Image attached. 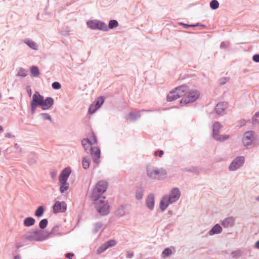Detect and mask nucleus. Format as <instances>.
<instances>
[{"label":"nucleus","mask_w":259,"mask_h":259,"mask_svg":"<svg viewBox=\"0 0 259 259\" xmlns=\"http://www.w3.org/2000/svg\"><path fill=\"white\" fill-rule=\"evenodd\" d=\"M222 231L221 227L218 225H215L212 229L209 231V234L210 235H213L214 234L219 233Z\"/></svg>","instance_id":"nucleus-24"},{"label":"nucleus","mask_w":259,"mask_h":259,"mask_svg":"<svg viewBox=\"0 0 259 259\" xmlns=\"http://www.w3.org/2000/svg\"><path fill=\"white\" fill-rule=\"evenodd\" d=\"M31 73L33 76H37L39 74V71L38 67L32 66L30 69Z\"/></svg>","instance_id":"nucleus-30"},{"label":"nucleus","mask_w":259,"mask_h":259,"mask_svg":"<svg viewBox=\"0 0 259 259\" xmlns=\"http://www.w3.org/2000/svg\"><path fill=\"white\" fill-rule=\"evenodd\" d=\"M252 121L254 123H259V112L256 113L252 119Z\"/></svg>","instance_id":"nucleus-40"},{"label":"nucleus","mask_w":259,"mask_h":259,"mask_svg":"<svg viewBox=\"0 0 259 259\" xmlns=\"http://www.w3.org/2000/svg\"><path fill=\"white\" fill-rule=\"evenodd\" d=\"M27 92H28V94L29 96H31V93H32L31 90H28Z\"/></svg>","instance_id":"nucleus-50"},{"label":"nucleus","mask_w":259,"mask_h":259,"mask_svg":"<svg viewBox=\"0 0 259 259\" xmlns=\"http://www.w3.org/2000/svg\"><path fill=\"white\" fill-rule=\"evenodd\" d=\"M91 154L93 161L95 162L98 163L100 158V150L99 148L96 147H92L91 148Z\"/></svg>","instance_id":"nucleus-15"},{"label":"nucleus","mask_w":259,"mask_h":259,"mask_svg":"<svg viewBox=\"0 0 259 259\" xmlns=\"http://www.w3.org/2000/svg\"><path fill=\"white\" fill-rule=\"evenodd\" d=\"M219 6V3L217 0H212L210 3V7L212 9H216L218 8Z\"/></svg>","instance_id":"nucleus-33"},{"label":"nucleus","mask_w":259,"mask_h":259,"mask_svg":"<svg viewBox=\"0 0 259 259\" xmlns=\"http://www.w3.org/2000/svg\"><path fill=\"white\" fill-rule=\"evenodd\" d=\"M44 212V208L42 206H39L35 212V215L36 217H40L42 215Z\"/></svg>","instance_id":"nucleus-31"},{"label":"nucleus","mask_w":259,"mask_h":259,"mask_svg":"<svg viewBox=\"0 0 259 259\" xmlns=\"http://www.w3.org/2000/svg\"><path fill=\"white\" fill-rule=\"evenodd\" d=\"M60 183V191L63 193L69 189V184L67 182H59Z\"/></svg>","instance_id":"nucleus-23"},{"label":"nucleus","mask_w":259,"mask_h":259,"mask_svg":"<svg viewBox=\"0 0 259 259\" xmlns=\"http://www.w3.org/2000/svg\"><path fill=\"white\" fill-rule=\"evenodd\" d=\"M143 192L141 190H139L136 192V196L138 199H141L143 198Z\"/></svg>","instance_id":"nucleus-37"},{"label":"nucleus","mask_w":259,"mask_h":259,"mask_svg":"<svg viewBox=\"0 0 259 259\" xmlns=\"http://www.w3.org/2000/svg\"><path fill=\"white\" fill-rule=\"evenodd\" d=\"M82 166L84 169L88 168L90 164V159L89 157H83L82 160Z\"/></svg>","instance_id":"nucleus-26"},{"label":"nucleus","mask_w":259,"mask_h":259,"mask_svg":"<svg viewBox=\"0 0 259 259\" xmlns=\"http://www.w3.org/2000/svg\"><path fill=\"white\" fill-rule=\"evenodd\" d=\"M172 254V250L169 248H165L162 253V257L165 258Z\"/></svg>","instance_id":"nucleus-29"},{"label":"nucleus","mask_w":259,"mask_h":259,"mask_svg":"<svg viewBox=\"0 0 259 259\" xmlns=\"http://www.w3.org/2000/svg\"><path fill=\"white\" fill-rule=\"evenodd\" d=\"M133 253H128L127 254V257H129V258L132 257L133 256Z\"/></svg>","instance_id":"nucleus-48"},{"label":"nucleus","mask_w":259,"mask_h":259,"mask_svg":"<svg viewBox=\"0 0 259 259\" xmlns=\"http://www.w3.org/2000/svg\"><path fill=\"white\" fill-rule=\"evenodd\" d=\"M116 244V242L114 240H111L107 242H106L97 249L96 253L97 254L101 253L102 252H104L106 249H107L108 248L115 246Z\"/></svg>","instance_id":"nucleus-12"},{"label":"nucleus","mask_w":259,"mask_h":259,"mask_svg":"<svg viewBox=\"0 0 259 259\" xmlns=\"http://www.w3.org/2000/svg\"><path fill=\"white\" fill-rule=\"evenodd\" d=\"M199 92L196 90H190L187 87L186 95L183 96L181 103L188 104L195 101L199 97Z\"/></svg>","instance_id":"nucleus-4"},{"label":"nucleus","mask_w":259,"mask_h":259,"mask_svg":"<svg viewBox=\"0 0 259 259\" xmlns=\"http://www.w3.org/2000/svg\"><path fill=\"white\" fill-rule=\"evenodd\" d=\"M52 87L54 89L58 90L61 88V84L58 82H54L52 83Z\"/></svg>","instance_id":"nucleus-38"},{"label":"nucleus","mask_w":259,"mask_h":259,"mask_svg":"<svg viewBox=\"0 0 259 259\" xmlns=\"http://www.w3.org/2000/svg\"><path fill=\"white\" fill-rule=\"evenodd\" d=\"M94 201L97 210L102 215H106L109 213V206L106 201L105 197L92 198Z\"/></svg>","instance_id":"nucleus-1"},{"label":"nucleus","mask_w":259,"mask_h":259,"mask_svg":"<svg viewBox=\"0 0 259 259\" xmlns=\"http://www.w3.org/2000/svg\"><path fill=\"white\" fill-rule=\"evenodd\" d=\"M40 115L44 119H47V120H50L51 121H52V118H51V116L48 114L42 113Z\"/></svg>","instance_id":"nucleus-39"},{"label":"nucleus","mask_w":259,"mask_h":259,"mask_svg":"<svg viewBox=\"0 0 259 259\" xmlns=\"http://www.w3.org/2000/svg\"><path fill=\"white\" fill-rule=\"evenodd\" d=\"M255 247L259 249V241H257L255 244Z\"/></svg>","instance_id":"nucleus-46"},{"label":"nucleus","mask_w":259,"mask_h":259,"mask_svg":"<svg viewBox=\"0 0 259 259\" xmlns=\"http://www.w3.org/2000/svg\"><path fill=\"white\" fill-rule=\"evenodd\" d=\"M169 201V198L168 196L165 195L164 196L162 199L161 200L160 203V207L162 210H165L167 206L169 205V203H170Z\"/></svg>","instance_id":"nucleus-19"},{"label":"nucleus","mask_w":259,"mask_h":259,"mask_svg":"<svg viewBox=\"0 0 259 259\" xmlns=\"http://www.w3.org/2000/svg\"><path fill=\"white\" fill-rule=\"evenodd\" d=\"M227 107V104L225 103H218L215 107V111L218 114L222 113Z\"/></svg>","instance_id":"nucleus-20"},{"label":"nucleus","mask_w":259,"mask_h":259,"mask_svg":"<svg viewBox=\"0 0 259 259\" xmlns=\"http://www.w3.org/2000/svg\"><path fill=\"white\" fill-rule=\"evenodd\" d=\"M221 127L222 126L220 123L215 122L214 123L213 126V138L218 141H224L229 138V136L226 135L222 136L219 135L220 130Z\"/></svg>","instance_id":"nucleus-7"},{"label":"nucleus","mask_w":259,"mask_h":259,"mask_svg":"<svg viewBox=\"0 0 259 259\" xmlns=\"http://www.w3.org/2000/svg\"><path fill=\"white\" fill-rule=\"evenodd\" d=\"M87 25L89 27L92 29H98L103 31L107 30V25L98 20H91L87 22Z\"/></svg>","instance_id":"nucleus-6"},{"label":"nucleus","mask_w":259,"mask_h":259,"mask_svg":"<svg viewBox=\"0 0 259 259\" xmlns=\"http://www.w3.org/2000/svg\"><path fill=\"white\" fill-rule=\"evenodd\" d=\"M91 144V141L89 140V139H84L82 140V145L84 147L85 150H87L90 146V145H92Z\"/></svg>","instance_id":"nucleus-27"},{"label":"nucleus","mask_w":259,"mask_h":259,"mask_svg":"<svg viewBox=\"0 0 259 259\" xmlns=\"http://www.w3.org/2000/svg\"><path fill=\"white\" fill-rule=\"evenodd\" d=\"M187 92V87L186 85H181L176 88L174 91L170 92L167 96V100L168 102H171L177 99L183 97L186 95Z\"/></svg>","instance_id":"nucleus-2"},{"label":"nucleus","mask_w":259,"mask_h":259,"mask_svg":"<svg viewBox=\"0 0 259 259\" xmlns=\"http://www.w3.org/2000/svg\"><path fill=\"white\" fill-rule=\"evenodd\" d=\"M234 222V220L232 218H228L226 219L222 222V225L225 227H229L233 225Z\"/></svg>","instance_id":"nucleus-25"},{"label":"nucleus","mask_w":259,"mask_h":259,"mask_svg":"<svg viewBox=\"0 0 259 259\" xmlns=\"http://www.w3.org/2000/svg\"><path fill=\"white\" fill-rule=\"evenodd\" d=\"M3 131V127L0 125V132H2Z\"/></svg>","instance_id":"nucleus-52"},{"label":"nucleus","mask_w":259,"mask_h":259,"mask_svg":"<svg viewBox=\"0 0 259 259\" xmlns=\"http://www.w3.org/2000/svg\"><path fill=\"white\" fill-rule=\"evenodd\" d=\"M37 105H36L34 104H32L31 103V113L32 114H33L36 110V107H37Z\"/></svg>","instance_id":"nucleus-43"},{"label":"nucleus","mask_w":259,"mask_h":259,"mask_svg":"<svg viewBox=\"0 0 259 259\" xmlns=\"http://www.w3.org/2000/svg\"><path fill=\"white\" fill-rule=\"evenodd\" d=\"M180 192L177 188L173 189L168 197L169 202H174L176 201L180 197Z\"/></svg>","instance_id":"nucleus-14"},{"label":"nucleus","mask_w":259,"mask_h":259,"mask_svg":"<svg viewBox=\"0 0 259 259\" xmlns=\"http://www.w3.org/2000/svg\"><path fill=\"white\" fill-rule=\"evenodd\" d=\"M71 170L69 168H65L60 174L59 178V182H67L70 174Z\"/></svg>","instance_id":"nucleus-17"},{"label":"nucleus","mask_w":259,"mask_h":259,"mask_svg":"<svg viewBox=\"0 0 259 259\" xmlns=\"http://www.w3.org/2000/svg\"><path fill=\"white\" fill-rule=\"evenodd\" d=\"M48 224V221L47 219H43L39 222V227L41 229L45 228Z\"/></svg>","instance_id":"nucleus-34"},{"label":"nucleus","mask_w":259,"mask_h":259,"mask_svg":"<svg viewBox=\"0 0 259 259\" xmlns=\"http://www.w3.org/2000/svg\"><path fill=\"white\" fill-rule=\"evenodd\" d=\"M35 222V220L31 218L28 217L26 218L24 221V225L26 227H30L34 224Z\"/></svg>","instance_id":"nucleus-22"},{"label":"nucleus","mask_w":259,"mask_h":259,"mask_svg":"<svg viewBox=\"0 0 259 259\" xmlns=\"http://www.w3.org/2000/svg\"><path fill=\"white\" fill-rule=\"evenodd\" d=\"M67 205L64 201H57L53 206V212L55 213L64 212L66 211Z\"/></svg>","instance_id":"nucleus-9"},{"label":"nucleus","mask_w":259,"mask_h":259,"mask_svg":"<svg viewBox=\"0 0 259 259\" xmlns=\"http://www.w3.org/2000/svg\"><path fill=\"white\" fill-rule=\"evenodd\" d=\"M253 60L256 62H259V55L256 54L253 56Z\"/></svg>","instance_id":"nucleus-44"},{"label":"nucleus","mask_w":259,"mask_h":259,"mask_svg":"<svg viewBox=\"0 0 259 259\" xmlns=\"http://www.w3.org/2000/svg\"><path fill=\"white\" fill-rule=\"evenodd\" d=\"M15 259H20V257L18 255H17L15 257Z\"/></svg>","instance_id":"nucleus-51"},{"label":"nucleus","mask_w":259,"mask_h":259,"mask_svg":"<svg viewBox=\"0 0 259 259\" xmlns=\"http://www.w3.org/2000/svg\"><path fill=\"white\" fill-rule=\"evenodd\" d=\"M54 103V100L52 98H47L46 100H44L43 99V101L40 105L41 108L42 110H47L49 109Z\"/></svg>","instance_id":"nucleus-18"},{"label":"nucleus","mask_w":259,"mask_h":259,"mask_svg":"<svg viewBox=\"0 0 259 259\" xmlns=\"http://www.w3.org/2000/svg\"><path fill=\"white\" fill-rule=\"evenodd\" d=\"M253 135L252 132H246L243 138V143L244 146H249L252 144Z\"/></svg>","instance_id":"nucleus-13"},{"label":"nucleus","mask_w":259,"mask_h":259,"mask_svg":"<svg viewBox=\"0 0 259 259\" xmlns=\"http://www.w3.org/2000/svg\"><path fill=\"white\" fill-rule=\"evenodd\" d=\"M59 227L55 226L53 227L49 235H62V234L59 232Z\"/></svg>","instance_id":"nucleus-28"},{"label":"nucleus","mask_w":259,"mask_h":259,"mask_svg":"<svg viewBox=\"0 0 259 259\" xmlns=\"http://www.w3.org/2000/svg\"><path fill=\"white\" fill-rule=\"evenodd\" d=\"M18 75L20 76L25 77L27 75V72L23 69H20L18 72Z\"/></svg>","instance_id":"nucleus-36"},{"label":"nucleus","mask_w":259,"mask_h":259,"mask_svg":"<svg viewBox=\"0 0 259 259\" xmlns=\"http://www.w3.org/2000/svg\"><path fill=\"white\" fill-rule=\"evenodd\" d=\"M238 254L239 253L237 251L232 253V255H233V257H236V256H237L238 255Z\"/></svg>","instance_id":"nucleus-47"},{"label":"nucleus","mask_w":259,"mask_h":259,"mask_svg":"<svg viewBox=\"0 0 259 259\" xmlns=\"http://www.w3.org/2000/svg\"><path fill=\"white\" fill-rule=\"evenodd\" d=\"M256 200H257L258 201H259V196L258 197L256 198Z\"/></svg>","instance_id":"nucleus-53"},{"label":"nucleus","mask_w":259,"mask_h":259,"mask_svg":"<svg viewBox=\"0 0 259 259\" xmlns=\"http://www.w3.org/2000/svg\"><path fill=\"white\" fill-rule=\"evenodd\" d=\"M184 26L185 28H187V27H194V25H186V24H184Z\"/></svg>","instance_id":"nucleus-49"},{"label":"nucleus","mask_w":259,"mask_h":259,"mask_svg":"<svg viewBox=\"0 0 259 259\" xmlns=\"http://www.w3.org/2000/svg\"><path fill=\"white\" fill-rule=\"evenodd\" d=\"M108 187L107 183L103 181H99L96 186V187L93 191L92 198H99L103 197V194L107 190Z\"/></svg>","instance_id":"nucleus-5"},{"label":"nucleus","mask_w":259,"mask_h":259,"mask_svg":"<svg viewBox=\"0 0 259 259\" xmlns=\"http://www.w3.org/2000/svg\"><path fill=\"white\" fill-rule=\"evenodd\" d=\"M89 140L91 141V144H95L97 142L96 137L94 134L91 136Z\"/></svg>","instance_id":"nucleus-41"},{"label":"nucleus","mask_w":259,"mask_h":259,"mask_svg":"<svg viewBox=\"0 0 259 259\" xmlns=\"http://www.w3.org/2000/svg\"><path fill=\"white\" fill-rule=\"evenodd\" d=\"M163 155V151L162 150H158L157 151H155L154 155L155 156H159L160 157H161L162 155Z\"/></svg>","instance_id":"nucleus-42"},{"label":"nucleus","mask_w":259,"mask_h":259,"mask_svg":"<svg viewBox=\"0 0 259 259\" xmlns=\"http://www.w3.org/2000/svg\"><path fill=\"white\" fill-rule=\"evenodd\" d=\"M118 25V22L116 20H112L109 21L108 27L110 29H112L113 28L117 27Z\"/></svg>","instance_id":"nucleus-32"},{"label":"nucleus","mask_w":259,"mask_h":259,"mask_svg":"<svg viewBox=\"0 0 259 259\" xmlns=\"http://www.w3.org/2000/svg\"><path fill=\"white\" fill-rule=\"evenodd\" d=\"M104 102V99L103 97L101 96L98 97L95 102V104H92L90 106L89 112L91 114L94 113L97 110V109L99 108L102 106Z\"/></svg>","instance_id":"nucleus-10"},{"label":"nucleus","mask_w":259,"mask_h":259,"mask_svg":"<svg viewBox=\"0 0 259 259\" xmlns=\"http://www.w3.org/2000/svg\"><path fill=\"white\" fill-rule=\"evenodd\" d=\"M26 44L28 46H29L31 48L36 50L37 46L36 44L32 41L28 40L26 42Z\"/></svg>","instance_id":"nucleus-35"},{"label":"nucleus","mask_w":259,"mask_h":259,"mask_svg":"<svg viewBox=\"0 0 259 259\" xmlns=\"http://www.w3.org/2000/svg\"><path fill=\"white\" fill-rule=\"evenodd\" d=\"M147 206L150 208L152 209L154 205V198L152 195L148 196L146 199Z\"/></svg>","instance_id":"nucleus-21"},{"label":"nucleus","mask_w":259,"mask_h":259,"mask_svg":"<svg viewBox=\"0 0 259 259\" xmlns=\"http://www.w3.org/2000/svg\"><path fill=\"white\" fill-rule=\"evenodd\" d=\"M29 234L25 235V238L28 240L40 241L45 239L42 234L36 230H32L28 233Z\"/></svg>","instance_id":"nucleus-8"},{"label":"nucleus","mask_w":259,"mask_h":259,"mask_svg":"<svg viewBox=\"0 0 259 259\" xmlns=\"http://www.w3.org/2000/svg\"><path fill=\"white\" fill-rule=\"evenodd\" d=\"M244 158L239 157L234 160L229 166V169L234 171L239 168L244 163Z\"/></svg>","instance_id":"nucleus-11"},{"label":"nucleus","mask_w":259,"mask_h":259,"mask_svg":"<svg viewBox=\"0 0 259 259\" xmlns=\"http://www.w3.org/2000/svg\"><path fill=\"white\" fill-rule=\"evenodd\" d=\"M65 256L67 257H68L69 259H72L71 257L73 256V254L71 253H68L65 255Z\"/></svg>","instance_id":"nucleus-45"},{"label":"nucleus","mask_w":259,"mask_h":259,"mask_svg":"<svg viewBox=\"0 0 259 259\" xmlns=\"http://www.w3.org/2000/svg\"><path fill=\"white\" fill-rule=\"evenodd\" d=\"M147 173L149 178L155 179H159L166 175V171L164 169L157 168L152 165L147 166Z\"/></svg>","instance_id":"nucleus-3"},{"label":"nucleus","mask_w":259,"mask_h":259,"mask_svg":"<svg viewBox=\"0 0 259 259\" xmlns=\"http://www.w3.org/2000/svg\"><path fill=\"white\" fill-rule=\"evenodd\" d=\"M43 99L44 97L40 95L38 92H35L32 96L31 103L40 106L43 101Z\"/></svg>","instance_id":"nucleus-16"}]
</instances>
